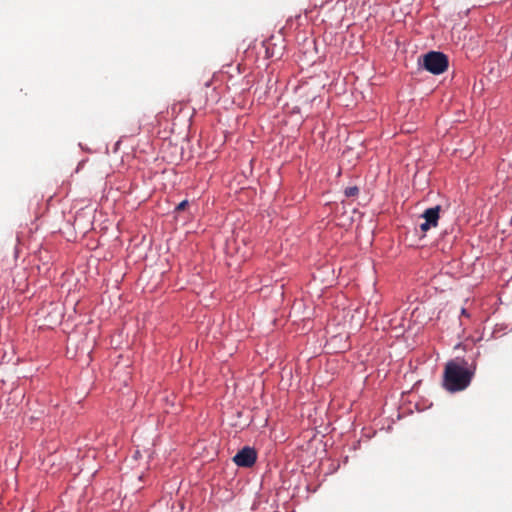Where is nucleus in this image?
Masks as SVG:
<instances>
[{
    "label": "nucleus",
    "mask_w": 512,
    "mask_h": 512,
    "mask_svg": "<svg viewBox=\"0 0 512 512\" xmlns=\"http://www.w3.org/2000/svg\"><path fill=\"white\" fill-rule=\"evenodd\" d=\"M474 370L467 367L464 359L448 361L443 373V387L449 392L466 389L474 376Z\"/></svg>",
    "instance_id": "1"
},
{
    "label": "nucleus",
    "mask_w": 512,
    "mask_h": 512,
    "mask_svg": "<svg viewBox=\"0 0 512 512\" xmlns=\"http://www.w3.org/2000/svg\"><path fill=\"white\" fill-rule=\"evenodd\" d=\"M423 67L432 74L439 75L448 68V57L442 52L430 51L423 56Z\"/></svg>",
    "instance_id": "2"
},
{
    "label": "nucleus",
    "mask_w": 512,
    "mask_h": 512,
    "mask_svg": "<svg viewBox=\"0 0 512 512\" xmlns=\"http://www.w3.org/2000/svg\"><path fill=\"white\" fill-rule=\"evenodd\" d=\"M257 459V453L255 449L251 447H244L234 457L233 461L239 467H251L254 465Z\"/></svg>",
    "instance_id": "3"
},
{
    "label": "nucleus",
    "mask_w": 512,
    "mask_h": 512,
    "mask_svg": "<svg viewBox=\"0 0 512 512\" xmlns=\"http://www.w3.org/2000/svg\"><path fill=\"white\" fill-rule=\"evenodd\" d=\"M441 207L439 205L426 209L421 217L424 222L420 224V229L423 232L428 231L432 227H436L439 220Z\"/></svg>",
    "instance_id": "4"
},
{
    "label": "nucleus",
    "mask_w": 512,
    "mask_h": 512,
    "mask_svg": "<svg viewBox=\"0 0 512 512\" xmlns=\"http://www.w3.org/2000/svg\"><path fill=\"white\" fill-rule=\"evenodd\" d=\"M344 194L346 197L350 198V197H356L358 196L359 194V188L357 186H350V187H347L345 190H344Z\"/></svg>",
    "instance_id": "5"
},
{
    "label": "nucleus",
    "mask_w": 512,
    "mask_h": 512,
    "mask_svg": "<svg viewBox=\"0 0 512 512\" xmlns=\"http://www.w3.org/2000/svg\"><path fill=\"white\" fill-rule=\"evenodd\" d=\"M189 202L187 200H183L176 206V211H183L188 206Z\"/></svg>",
    "instance_id": "6"
}]
</instances>
